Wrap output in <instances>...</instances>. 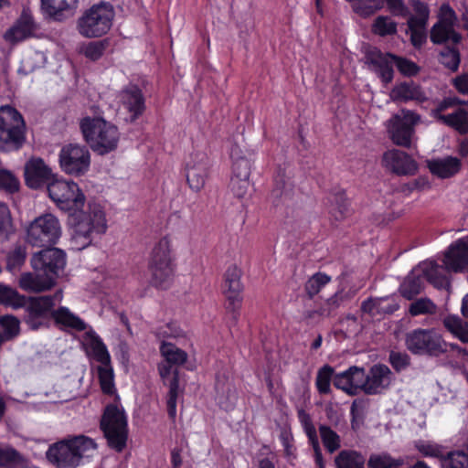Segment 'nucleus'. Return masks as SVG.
<instances>
[{"label":"nucleus","mask_w":468,"mask_h":468,"mask_svg":"<svg viewBox=\"0 0 468 468\" xmlns=\"http://www.w3.org/2000/svg\"><path fill=\"white\" fill-rule=\"evenodd\" d=\"M30 263L34 272L21 274L19 285L25 291L43 292L53 287L57 278L64 271L66 253L58 248L48 246L34 253Z\"/></svg>","instance_id":"obj_1"},{"label":"nucleus","mask_w":468,"mask_h":468,"mask_svg":"<svg viewBox=\"0 0 468 468\" xmlns=\"http://www.w3.org/2000/svg\"><path fill=\"white\" fill-rule=\"evenodd\" d=\"M96 448V442L90 437L69 436L51 444L46 456L58 468H77L84 459L91 456Z\"/></svg>","instance_id":"obj_2"},{"label":"nucleus","mask_w":468,"mask_h":468,"mask_svg":"<svg viewBox=\"0 0 468 468\" xmlns=\"http://www.w3.org/2000/svg\"><path fill=\"white\" fill-rule=\"evenodd\" d=\"M84 140L90 149L104 155L116 150L121 133L118 127L102 118L86 117L80 123Z\"/></svg>","instance_id":"obj_3"},{"label":"nucleus","mask_w":468,"mask_h":468,"mask_svg":"<svg viewBox=\"0 0 468 468\" xmlns=\"http://www.w3.org/2000/svg\"><path fill=\"white\" fill-rule=\"evenodd\" d=\"M26 122L14 107H0V151L18 150L26 142Z\"/></svg>","instance_id":"obj_4"},{"label":"nucleus","mask_w":468,"mask_h":468,"mask_svg":"<svg viewBox=\"0 0 468 468\" xmlns=\"http://www.w3.org/2000/svg\"><path fill=\"white\" fill-rule=\"evenodd\" d=\"M89 212L80 210L74 212L71 218L72 242L79 250L84 249L91 243V234L104 233L106 219L103 211L97 207H89Z\"/></svg>","instance_id":"obj_5"},{"label":"nucleus","mask_w":468,"mask_h":468,"mask_svg":"<svg viewBox=\"0 0 468 468\" xmlns=\"http://www.w3.org/2000/svg\"><path fill=\"white\" fill-rule=\"evenodd\" d=\"M100 427L111 448L119 452L125 448L128 425L123 409L116 404L107 405L101 416Z\"/></svg>","instance_id":"obj_6"},{"label":"nucleus","mask_w":468,"mask_h":468,"mask_svg":"<svg viewBox=\"0 0 468 468\" xmlns=\"http://www.w3.org/2000/svg\"><path fill=\"white\" fill-rule=\"evenodd\" d=\"M114 9L112 5L100 3L85 10L78 19L79 33L89 38L105 35L112 25Z\"/></svg>","instance_id":"obj_7"},{"label":"nucleus","mask_w":468,"mask_h":468,"mask_svg":"<svg viewBox=\"0 0 468 468\" xmlns=\"http://www.w3.org/2000/svg\"><path fill=\"white\" fill-rule=\"evenodd\" d=\"M148 267L153 285L164 289L170 285L174 276V263L168 238L164 237L155 244Z\"/></svg>","instance_id":"obj_8"},{"label":"nucleus","mask_w":468,"mask_h":468,"mask_svg":"<svg viewBox=\"0 0 468 468\" xmlns=\"http://www.w3.org/2000/svg\"><path fill=\"white\" fill-rule=\"evenodd\" d=\"M405 345L414 355L440 356L448 351V343L434 329H415L405 337Z\"/></svg>","instance_id":"obj_9"},{"label":"nucleus","mask_w":468,"mask_h":468,"mask_svg":"<svg viewBox=\"0 0 468 468\" xmlns=\"http://www.w3.org/2000/svg\"><path fill=\"white\" fill-rule=\"evenodd\" d=\"M61 292L53 295L25 297L24 321L33 330L48 326L56 303L60 301Z\"/></svg>","instance_id":"obj_10"},{"label":"nucleus","mask_w":468,"mask_h":468,"mask_svg":"<svg viewBox=\"0 0 468 468\" xmlns=\"http://www.w3.org/2000/svg\"><path fill=\"white\" fill-rule=\"evenodd\" d=\"M61 236L58 219L47 213L35 218L27 229V241L34 247H48L57 243Z\"/></svg>","instance_id":"obj_11"},{"label":"nucleus","mask_w":468,"mask_h":468,"mask_svg":"<svg viewBox=\"0 0 468 468\" xmlns=\"http://www.w3.org/2000/svg\"><path fill=\"white\" fill-rule=\"evenodd\" d=\"M49 197L64 211L80 210L86 197L79 186L73 181L55 180L48 185Z\"/></svg>","instance_id":"obj_12"},{"label":"nucleus","mask_w":468,"mask_h":468,"mask_svg":"<svg viewBox=\"0 0 468 468\" xmlns=\"http://www.w3.org/2000/svg\"><path fill=\"white\" fill-rule=\"evenodd\" d=\"M90 338L89 345L92 351L93 357L100 363L97 367L100 385L102 392L108 395H113L116 392L114 385V373L111 365V356L102 343L101 339L93 333H88Z\"/></svg>","instance_id":"obj_13"},{"label":"nucleus","mask_w":468,"mask_h":468,"mask_svg":"<svg viewBox=\"0 0 468 468\" xmlns=\"http://www.w3.org/2000/svg\"><path fill=\"white\" fill-rule=\"evenodd\" d=\"M420 122V115L417 112L402 109L388 122V132L392 142L399 146L409 148L414 133V126Z\"/></svg>","instance_id":"obj_14"},{"label":"nucleus","mask_w":468,"mask_h":468,"mask_svg":"<svg viewBox=\"0 0 468 468\" xmlns=\"http://www.w3.org/2000/svg\"><path fill=\"white\" fill-rule=\"evenodd\" d=\"M90 165V154L85 145L69 144L59 152V165L68 175L80 176L84 175Z\"/></svg>","instance_id":"obj_15"},{"label":"nucleus","mask_w":468,"mask_h":468,"mask_svg":"<svg viewBox=\"0 0 468 468\" xmlns=\"http://www.w3.org/2000/svg\"><path fill=\"white\" fill-rule=\"evenodd\" d=\"M456 15L454 10L447 4L440 8L439 21L431 30V40L434 44H442L451 41L457 44L461 40V35L454 30Z\"/></svg>","instance_id":"obj_16"},{"label":"nucleus","mask_w":468,"mask_h":468,"mask_svg":"<svg viewBox=\"0 0 468 468\" xmlns=\"http://www.w3.org/2000/svg\"><path fill=\"white\" fill-rule=\"evenodd\" d=\"M395 55L384 53L375 47H368L365 50L364 63L376 73L384 83H389L393 80Z\"/></svg>","instance_id":"obj_17"},{"label":"nucleus","mask_w":468,"mask_h":468,"mask_svg":"<svg viewBox=\"0 0 468 468\" xmlns=\"http://www.w3.org/2000/svg\"><path fill=\"white\" fill-rule=\"evenodd\" d=\"M271 200L281 211L292 208L295 205L293 185L284 169L279 168L276 173Z\"/></svg>","instance_id":"obj_18"},{"label":"nucleus","mask_w":468,"mask_h":468,"mask_svg":"<svg viewBox=\"0 0 468 468\" xmlns=\"http://www.w3.org/2000/svg\"><path fill=\"white\" fill-rule=\"evenodd\" d=\"M367 373L364 367L352 366L347 370L335 374L334 386L349 395H355L357 389L366 393Z\"/></svg>","instance_id":"obj_19"},{"label":"nucleus","mask_w":468,"mask_h":468,"mask_svg":"<svg viewBox=\"0 0 468 468\" xmlns=\"http://www.w3.org/2000/svg\"><path fill=\"white\" fill-rule=\"evenodd\" d=\"M209 158L205 153H195L186 165V180L191 189L200 191L208 176Z\"/></svg>","instance_id":"obj_20"},{"label":"nucleus","mask_w":468,"mask_h":468,"mask_svg":"<svg viewBox=\"0 0 468 468\" xmlns=\"http://www.w3.org/2000/svg\"><path fill=\"white\" fill-rule=\"evenodd\" d=\"M26 185L32 189H38L53 178L52 169L40 157H32L25 165Z\"/></svg>","instance_id":"obj_21"},{"label":"nucleus","mask_w":468,"mask_h":468,"mask_svg":"<svg viewBox=\"0 0 468 468\" xmlns=\"http://www.w3.org/2000/svg\"><path fill=\"white\" fill-rule=\"evenodd\" d=\"M382 163L385 167L399 176H412L418 170V164L407 153L393 149L383 154Z\"/></svg>","instance_id":"obj_22"},{"label":"nucleus","mask_w":468,"mask_h":468,"mask_svg":"<svg viewBox=\"0 0 468 468\" xmlns=\"http://www.w3.org/2000/svg\"><path fill=\"white\" fill-rule=\"evenodd\" d=\"M37 29L31 12L28 8H24L19 18L5 33L4 37L10 43H17L27 37H30Z\"/></svg>","instance_id":"obj_23"},{"label":"nucleus","mask_w":468,"mask_h":468,"mask_svg":"<svg viewBox=\"0 0 468 468\" xmlns=\"http://www.w3.org/2000/svg\"><path fill=\"white\" fill-rule=\"evenodd\" d=\"M393 379V373L388 366L377 364L367 372L366 394L376 395L387 389Z\"/></svg>","instance_id":"obj_24"},{"label":"nucleus","mask_w":468,"mask_h":468,"mask_svg":"<svg viewBox=\"0 0 468 468\" xmlns=\"http://www.w3.org/2000/svg\"><path fill=\"white\" fill-rule=\"evenodd\" d=\"M160 353L165 358V362L158 365V371L162 378H165L171 374L173 367H177L184 365L188 357L186 351L168 342L162 343Z\"/></svg>","instance_id":"obj_25"},{"label":"nucleus","mask_w":468,"mask_h":468,"mask_svg":"<svg viewBox=\"0 0 468 468\" xmlns=\"http://www.w3.org/2000/svg\"><path fill=\"white\" fill-rule=\"evenodd\" d=\"M78 0H41V9L55 21H63L74 16Z\"/></svg>","instance_id":"obj_26"},{"label":"nucleus","mask_w":468,"mask_h":468,"mask_svg":"<svg viewBox=\"0 0 468 468\" xmlns=\"http://www.w3.org/2000/svg\"><path fill=\"white\" fill-rule=\"evenodd\" d=\"M444 264L448 270L455 272L468 265V238L460 239L450 246L445 253Z\"/></svg>","instance_id":"obj_27"},{"label":"nucleus","mask_w":468,"mask_h":468,"mask_svg":"<svg viewBox=\"0 0 468 468\" xmlns=\"http://www.w3.org/2000/svg\"><path fill=\"white\" fill-rule=\"evenodd\" d=\"M399 305L392 296L370 297L362 302L360 310L372 317L392 314L399 310Z\"/></svg>","instance_id":"obj_28"},{"label":"nucleus","mask_w":468,"mask_h":468,"mask_svg":"<svg viewBox=\"0 0 468 468\" xmlns=\"http://www.w3.org/2000/svg\"><path fill=\"white\" fill-rule=\"evenodd\" d=\"M390 96L394 101L401 102L414 101L416 102L422 103L427 101L429 99L426 91L421 88V86L412 80L404 81L396 85L392 89Z\"/></svg>","instance_id":"obj_29"},{"label":"nucleus","mask_w":468,"mask_h":468,"mask_svg":"<svg viewBox=\"0 0 468 468\" xmlns=\"http://www.w3.org/2000/svg\"><path fill=\"white\" fill-rule=\"evenodd\" d=\"M120 97L125 109L132 114V121L143 114L145 109L144 98L136 85L127 86L121 91Z\"/></svg>","instance_id":"obj_30"},{"label":"nucleus","mask_w":468,"mask_h":468,"mask_svg":"<svg viewBox=\"0 0 468 468\" xmlns=\"http://www.w3.org/2000/svg\"><path fill=\"white\" fill-rule=\"evenodd\" d=\"M431 173L440 178H449L456 175L462 166L461 160L453 156L427 161Z\"/></svg>","instance_id":"obj_31"},{"label":"nucleus","mask_w":468,"mask_h":468,"mask_svg":"<svg viewBox=\"0 0 468 468\" xmlns=\"http://www.w3.org/2000/svg\"><path fill=\"white\" fill-rule=\"evenodd\" d=\"M298 417L303 425L304 432L314 449V462L318 468H325L322 450L319 444L316 429L313 424L311 416L303 410L298 411Z\"/></svg>","instance_id":"obj_32"},{"label":"nucleus","mask_w":468,"mask_h":468,"mask_svg":"<svg viewBox=\"0 0 468 468\" xmlns=\"http://www.w3.org/2000/svg\"><path fill=\"white\" fill-rule=\"evenodd\" d=\"M424 289V281L416 270H412L400 283L399 292L400 295L410 301L419 295Z\"/></svg>","instance_id":"obj_33"},{"label":"nucleus","mask_w":468,"mask_h":468,"mask_svg":"<svg viewBox=\"0 0 468 468\" xmlns=\"http://www.w3.org/2000/svg\"><path fill=\"white\" fill-rule=\"evenodd\" d=\"M335 468H365V456L356 450H342L334 459Z\"/></svg>","instance_id":"obj_34"},{"label":"nucleus","mask_w":468,"mask_h":468,"mask_svg":"<svg viewBox=\"0 0 468 468\" xmlns=\"http://www.w3.org/2000/svg\"><path fill=\"white\" fill-rule=\"evenodd\" d=\"M51 317L58 325L69 327L78 332H81L86 329V324L66 307H59L58 309L54 310L51 313Z\"/></svg>","instance_id":"obj_35"},{"label":"nucleus","mask_w":468,"mask_h":468,"mask_svg":"<svg viewBox=\"0 0 468 468\" xmlns=\"http://www.w3.org/2000/svg\"><path fill=\"white\" fill-rule=\"evenodd\" d=\"M230 156L233 160L232 176L250 177V160L242 155V151L239 144L232 145Z\"/></svg>","instance_id":"obj_36"},{"label":"nucleus","mask_w":468,"mask_h":468,"mask_svg":"<svg viewBox=\"0 0 468 468\" xmlns=\"http://www.w3.org/2000/svg\"><path fill=\"white\" fill-rule=\"evenodd\" d=\"M441 123L453 128L460 133H467L468 111L459 108L453 112L447 114V117H441Z\"/></svg>","instance_id":"obj_37"},{"label":"nucleus","mask_w":468,"mask_h":468,"mask_svg":"<svg viewBox=\"0 0 468 468\" xmlns=\"http://www.w3.org/2000/svg\"><path fill=\"white\" fill-rule=\"evenodd\" d=\"M403 458H393L387 452L373 453L367 460V468H402Z\"/></svg>","instance_id":"obj_38"},{"label":"nucleus","mask_w":468,"mask_h":468,"mask_svg":"<svg viewBox=\"0 0 468 468\" xmlns=\"http://www.w3.org/2000/svg\"><path fill=\"white\" fill-rule=\"evenodd\" d=\"M241 271L236 265L229 266L224 275V293H241L243 286L240 282Z\"/></svg>","instance_id":"obj_39"},{"label":"nucleus","mask_w":468,"mask_h":468,"mask_svg":"<svg viewBox=\"0 0 468 468\" xmlns=\"http://www.w3.org/2000/svg\"><path fill=\"white\" fill-rule=\"evenodd\" d=\"M329 212L336 221H341L347 217L349 202L345 192L339 191L332 196Z\"/></svg>","instance_id":"obj_40"},{"label":"nucleus","mask_w":468,"mask_h":468,"mask_svg":"<svg viewBox=\"0 0 468 468\" xmlns=\"http://www.w3.org/2000/svg\"><path fill=\"white\" fill-rule=\"evenodd\" d=\"M318 430L322 442L329 453H334L341 448V438L330 426L321 424Z\"/></svg>","instance_id":"obj_41"},{"label":"nucleus","mask_w":468,"mask_h":468,"mask_svg":"<svg viewBox=\"0 0 468 468\" xmlns=\"http://www.w3.org/2000/svg\"><path fill=\"white\" fill-rule=\"evenodd\" d=\"M371 31L380 37L393 36L397 33V23L388 16H378L372 24Z\"/></svg>","instance_id":"obj_42"},{"label":"nucleus","mask_w":468,"mask_h":468,"mask_svg":"<svg viewBox=\"0 0 468 468\" xmlns=\"http://www.w3.org/2000/svg\"><path fill=\"white\" fill-rule=\"evenodd\" d=\"M27 247L23 244H15L6 254V269L15 271L19 269L27 259Z\"/></svg>","instance_id":"obj_43"},{"label":"nucleus","mask_w":468,"mask_h":468,"mask_svg":"<svg viewBox=\"0 0 468 468\" xmlns=\"http://www.w3.org/2000/svg\"><path fill=\"white\" fill-rule=\"evenodd\" d=\"M179 393V376L178 370L173 371V378L169 383V392L167 398V411L171 419H175L176 415V400Z\"/></svg>","instance_id":"obj_44"},{"label":"nucleus","mask_w":468,"mask_h":468,"mask_svg":"<svg viewBox=\"0 0 468 468\" xmlns=\"http://www.w3.org/2000/svg\"><path fill=\"white\" fill-rule=\"evenodd\" d=\"M335 370L329 365L321 367L316 376V388L321 394H328L331 391L330 384L334 381Z\"/></svg>","instance_id":"obj_45"},{"label":"nucleus","mask_w":468,"mask_h":468,"mask_svg":"<svg viewBox=\"0 0 468 468\" xmlns=\"http://www.w3.org/2000/svg\"><path fill=\"white\" fill-rule=\"evenodd\" d=\"M411 5L416 16H411L409 18L408 26L418 25L419 27H426L430 15L428 5L420 0H411Z\"/></svg>","instance_id":"obj_46"},{"label":"nucleus","mask_w":468,"mask_h":468,"mask_svg":"<svg viewBox=\"0 0 468 468\" xmlns=\"http://www.w3.org/2000/svg\"><path fill=\"white\" fill-rule=\"evenodd\" d=\"M0 303L20 308L25 304V296L20 295L16 290L0 284Z\"/></svg>","instance_id":"obj_47"},{"label":"nucleus","mask_w":468,"mask_h":468,"mask_svg":"<svg viewBox=\"0 0 468 468\" xmlns=\"http://www.w3.org/2000/svg\"><path fill=\"white\" fill-rule=\"evenodd\" d=\"M437 311L436 304L429 298H420L412 302L409 307V313L411 316L420 314H433Z\"/></svg>","instance_id":"obj_48"},{"label":"nucleus","mask_w":468,"mask_h":468,"mask_svg":"<svg viewBox=\"0 0 468 468\" xmlns=\"http://www.w3.org/2000/svg\"><path fill=\"white\" fill-rule=\"evenodd\" d=\"M14 231L10 210L5 204L0 203V239H8Z\"/></svg>","instance_id":"obj_49"},{"label":"nucleus","mask_w":468,"mask_h":468,"mask_svg":"<svg viewBox=\"0 0 468 468\" xmlns=\"http://www.w3.org/2000/svg\"><path fill=\"white\" fill-rule=\"evenodd\" d=\"M440 62L452 71H456L460 64V53L455 48L445 47L440 52Z\"/></svg>","instance_id":"obj_50"},{"label":"nucleus","mask_w":468,"mask_h":468,"mask_svg":"<svg viewBox=\"0 0 468 468\" xmlns=\"http://www.w3.org/2000/svg\"><path fill=\"white\" fill-rule=\"evenodd\" d=\"M18 178L9 170L0 168V189L13 194L19 190Z\"/></svg>","instance_id":"obj_51"},{"label":"nucleus","mask_w":468,"mask_h":468,"mask_svg":"<svg viewBox=\"0 0 468 468\" xmlns=\"http://www.w3.org/2000/svg\"><path fill=\"white\" fill-rule=\"evenodd\" d=\"M22 461L21 454L11 447H0V466L15 468Z\"/></svg>","instance_id":"obj_52"},{"label":"nucleus","mask_w":468,"mask_h":468,"mask_svg":"<svg viewBox=\"0 0 468 468\" xmlns=\"http://www.w3.org/2000/svg\"><path fill=\"white\" fill-rule=\"evenodd\" d=\"M330 277L323 273H315L305 283V292L310 299L316 295L322 287L327 284Z\"/></svg>","instance_id":"obj_53"},{"label":"nucleus","mask_w":468,"mask_h":468,"mask_svg":"<svg viewBox=\"0 0 468 468\" xmlns=\"http://www.w3.org/2000/svg\"><path fill=\"white\" fill-rule=\"evenodd\" d=\"M0 325L4 328L5 341L10 340L19 334V321L12 315L0 317Z\"/></svg>","instance_id":"obj_54"},{"label":"nucleus","mask_w":468,"mask_h":468,"mask_svg":"<svg viewBox=\"0 0 468 468\" xmlns=\"http://www.w3.org/2000/svg\"><path fill=\"white\" fill-rule=\"evenodd\" d=\"M415 448L425 457L445 458L442 455L441 446L429 441L420 440L415 442Z\"/></svg>","instance_id":"obj_55"},{"label":"nucleus","mask_w":468,"mask_h":468,"mask_svg":"<svg viewBox=\"0 0 468 468\" xmlns=\"http://www.w3.org/2000/svg\"><path fill=\"white\" fill-rule=\"evenodd\" d=\"M367 403L363 399H355L351 405L350 414L352 416L351 426L353 430L359 427L363 422Z\"/></svg>","instance_id":"obj_56"},{"label":"nucleus","mask_w":468,"mask_h":468,"mask_svg":"<svg viewBox=\"0 0 468 468\" xmlns=\"http://www.w3.org/2000/svg\"><path fill=\"white\" fill-rule=\"evenodd\" d=\"M345 301V296L342 293H335L331 298L327 299L323 306L320 307V314L322 317H330L335 314L336 310L341 306Z\"/></svg>","instance_id":"obj_57"},{"label":"nucleus","mask_w":468,"mask_h":468,"mask_svg":"<svg viewBox=\"0 0 468 468\" xmlns=\"http://www.w3.org/2000/svg\"><path fill=\"white\" fill-rule=\"evenodd\" d=\"M250 188V177L231 176L229 182V189L231 193L238 198H243Z\"/></svg>","instance_id":"obj_58"},{"label":"nucleus","mask_w":468,"mask_h":468,"mask_svg":"<svg viewBox=\"0 0 468 468\" xmlns=\"http://www.w3.org/2000/svg\"><path fill=\"white\" fill-rule=\"evenodd\" d=\"M227 298V310L231 314L233 324H237L239 316V309L242 303L241 293L225 294Z\"/></svg>","instance_id":"obj_59"},{"label":"nucleus","mask_w":468,"mask_h":468,"mask_svg":"<svg viewBox=\"0 0 468 468\" xmlns=\"http://www.w3.org/2000/svg\"><path fill=\"white\" fill-rule=\"evenodd\" d=\"M106 46L103 41L90 42L82 48V52L90 59L97 60L102 56Z\"/></svg>","instance_id":"obj_60"},{"label":"nucleus","mask_w":468,"mask_h":468,"mask_svg":"<svg viewBox=\"0 0 468 468\" xmlns=\"http://www.w3.org/2000/svg\"><path fill=\"white\" fill-rule=\"evenodd\" d=\"M394 65L399 71L406 76H414L419 72V67L413 61L395 55Z\"/></svg>","instance_id":"obj_61"},{"label":"nucleus","mask_w":468,"mask_h":468,"mask_svg":"<svg viewBox=\"0 0 468 468\" xmlns=\"http://www.w3.org/2000/svg\"><path fill=\"white\" fill-rule=\"evenodd\" d=\"M388 361L396 371L405 369L410 363V357L407 353L391 351Z\"/></svg>","instance_id":"obj_62"},{"label":"nucleus","mask_w":468,"mask_h":468,"mask_svg":"<svg viewBox=\"0 0 468 468\" xmlns=\"http://www.w3.org/2000/svg\"><path fill=\"white\" fill-rule=\"evenodd\" d=\"M462 103H463V101L457 98H446L439 102L436 108L431 110V116L441 122V117H447V114H442L446 109Z\"/></svg>","instance_id":"obj_63"},{"label":"nucleus","mask_w":468,"mask_h":468,"mask_svg":"<svg viewBox=\"0 0 468 468\" xmlns=\"http://www.w3.org/2000/svg\"><path fill=\"white\" fill-rule=\"evenodd\" d=\"M410 31V40L415 48H420L427 39L425 31L426 27H419L418 25L408 26Z\"/></svg>","instance_id":"obj_64"}]
</instances>
